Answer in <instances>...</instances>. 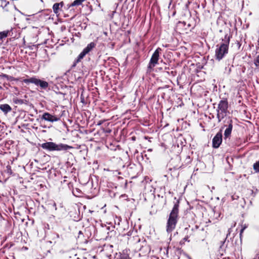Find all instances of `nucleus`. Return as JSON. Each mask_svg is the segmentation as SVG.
I'll return each mask as SVG.
<instances>
[{"label":"nucleus","instance_id":"nucleus-6","mask_svg":"<svg viewBox=\"0 0 259 259\" xmlns=\"http://www.w3.org/2000/svg\"><path fill=\"white\" fill-rule=\"evenodd\" d=\"M225 124L221 127L222 130L226 127L224 132V138L226 139L231 136L233 130V120L230 117L226 118L224 121Z\"/></svg>","mask_w":259,"mask_h":259},{"label":"nucleus","instance_id":"nucleus-44","mask_svg":"<svg viewBox=\"0 0 259 259\" xmlns=\"http://www.w3.org/2000/svg\"><path fill=\"white\" fill-rule=\"evenodd\" d=\"M30 116H33V114H30Z\"/></svg>","mask_w":259,"mask_h":259},{"label":"nucleus","instance_id":"nucleus-43","mask_svg":"<svg viewBox=\"0 0 259 259\" xmlns=\"http://www.w3.org/2000/svg\"><path fill=\"white\" fill-rule=\"evenodd\" d=\"M58 94H63V95H65L64 94H63V93H61V92H59V93H58Z\"/></svg>","mask_w":259,"mask_h":259},{"label":"nucleus","instance_id":"nucleus-35","mask_svg":"<svg viewBox=\"0 0 259 259\" xmlns=\"http://www.w3.org/2000/svg\"><path fill=\"white\" fill-rule=\"evenodd\" d=\"M253 259H259V253L257 254Z\"/></svg>","mask_w":259,"mask_h":259},{"label":"nucleus","instance_id":"nucleus-31","mask_svg":"<svg viewBox=\"0 0 259 259\" xmlns=\"http://www.w3.org/2000/svg\"><path fill=\"white\" fill-rule=\"evenodd\" d=\"M169 75H171L172 76H174L176 75V72L174 71H171L170 72H169Z\"/></svg>","mask_w":259,"mask_h":259},{"label":"nucleus","instance_id":"nucleus-9","mask_svg":"<svg viewBox=\"0 0 259 259\" xmlns=\"http://www.w3.org/2000/svg\"><path fill=\"white\" fill-rule=\"evenodd\" d=\"M223 141V135H222V128H221L220 131L213 138L212 140V147L214 149L218 148L221 145Z\"/></svg>","mask_w":259,"mask_h":259},{"label":"nucleus","instance_id":"nucleus-5","mask_svg":"<svg viewBox=\"0 0 259 259\" xmlns=\"http://www.w3.org/2000/svg\"><path fill=\"white\" fill-rule=\"evenodd\" d=\"M162 49L160 48H158L154 52L148 65V71H151L156 65L158 64L159 59V55Z\"/></svg>","mask_w":259,"mask_h":259},{"label":"nucleus","instance_id":"nucleus-41","mask_svg":"<svg viewBox=\"0 0 259 259\" xmlns=\"http://www.w3.org/2000/svg\"><path fill=\"white\" fill-rule=\"evenodd\" d=\"M152 151V149H149L148 150V151Z\"/></svg>","mask_w":259,"mask_h":259},{"label":"nucleus","instance_id":"nucleus-24","mask_svg":"<svg viewBox=\"0 0 259 259\" xmlns=\"http://www.w3.org/2000/svg\"><path fill=\"white\" fill-rule=\"evenodd\" d=\"M117 259H130V257L127 253H123L120 255V257Z\"/></svg>","mask_w":259,"mask_h":259},{"label":"nucleus","instance_id":"nucleus-33","mask_svg":"<svg viewBox=\"0 0 259 259\" xmlns=\"http://www.w3.org/2000/svg\"><path fill=\"white\" fill-rule=\"evenodd\" d=\"M78 62H76V59L75 60L74 62H73V64H72V67H75L76 65V64Z\"/></svg>","mask_w":259,"mask_h":259},{"label":"nucleus","instance_id":"nucleus-15","mask_svg":"<svg viewBox=\"0 0 259 259\" xmlns=\"http://www.w3.org/2000/svg\"><path fill=\"white\" fill-rule=\"evenodd\" d=\"M60 5L61 6V7L63 6V2H61L60 3H55L53 6V9L54 13L57 14L58 13L59 10V6Z\"/></svg>","mask_w":259,"mask_h":259},{"label":"nucleus","instance_id":"nucleus-4","mask_svg":"<svg viewBox=\"0 0 259 259\" xmlns=\"http://www.w3.org/2000/svg\"><path fill=\"white\" fill-rule=\"evenodd\" d=\"M229 47L224 44L218 45L215 51V58L220 61L228 53Z\"/></svg>","mask_w":259,"mask_h":259},{"label":"nucleus","instance_id":"nucleus-21","mask_svg":"<svg viewBox=\"0 0 259 259\" xmlns=\"http://www.w3.org/2000/svg\"><path fill=\"white\" fill-rule=\"evenodd\" d=\"M253 169L256 173H259V161H256L253 165Z\"/></svg>","mask_w":259,"mask_h":259},{"label":"nucleus","instance_id":"nucleus-47","mask_svg":"<svg viewBox=\"0 0 259 259\" xmlns=\"http://www.w3.org/2000/svg\"><path fill=\"white\" fill-rule=\"evenodd\" d=\"M185 230H188V228H186L185 229Z\"/></svg>","mask_w":259,"mask_h":259},{"label":"nucleus","instance_id":"nucleus-27","mask_svg":"<svg viewBox=\"0 0 259 259\" xmlns=\"http://www.w3.org/2000/svg\"><path fill=\"white\" fill-rule=\"evenodd\" d=\"M3 5L1 6V7L5 8L7 7V5L9 4V2H7L6 1L3 0Z\"/></svg>","mask_w":259,"mask_h":259},{"label":"nucleus","instance_id":"nucleus-32","mask_svg":"<svg viewBox=\"0 0 259 259\" xmlns=\"http://www.w3.org/2000/svg\"><path fill=\"white\" fill-rule=\"evenodd\" d=\"M149 186L151 188L150 192L152 193V194H154L155 191L154 190H153V188L150 185H149Z\"/></svg>","mask_w":259,"mask_h":259},{"label":"nucleus","instance_id":"nucleus-19","mask_svg":"<svg viewBox=\"0 0 259 259\" xmlns=\"http://www.w3.org/2000/svg\"><path fill=\"white\" fill-rule=\"evenodd\" d=\"M227 114H222L220 112H217V117L218 119V122H220L221 121V120L227 116Z\"/></svg>","mask_w":259,"mask_h":259},{"label":"nucleus","instance_id":"nucleus-25","mask_svg":"<svg viewBox=\"0 0 259 259\" xmlns=\"http://www.w3.org/2000/svg\"><path fill=\"white\" fill-rule=\"evenodd\" d=\"M159 69L162 70L163 72L169 74V72L168 71L169 69V67L165 66L164 67H160Z\"/></svg>","mask_w":259,"mask_h":259},{"label":"nucleus","instance_id":"nucleus-36","mask_svg":"<svg viewBox=\"0 0 259 259\" xmlns=\"http://www.w3.org/2000/svg\"><path fill=\"white\" fill-rule=\"evenodd\" d=\"M168 88V86L167 85H165L164 87H160L158 88V90H161V89H164V88Z\"/></svg>","mask_w":259,"mask_h":259},{"label":"nucleus","instance_id":"nucleus-14","mask_svg":"<svg viewBox=\"0 0 259 259\" xmlns=\"http://www.w3.org/2000/svg\"><path fill=\"white\" fill-rule=\"evenodd\" d=\"M231 37V34L226 33L224 36V38L222 39V40L224 42L221 43V44H224L225 45L229 47V45L230 44V38Z\"/></svg>","mask_w":259,"mask_h":259},{"label":"nucleus","instance_id":"nucleus-26","mask_svg":"<svg viewBox=\"0 0 259 259\" xmlns=\"http://www.w3.org/2000/svg\"><path fill=\"white\" fill-rule=\"evenodd\" d=\"M189 236L188 235H187L183 239V240H182L181 241H180V244H184L185 242V241H188V242H190V240L188 239H189Z\"/></svg>","mask_w":259,"mask_h":259},{"label":"nucleus","instance_id":"nucleus-12","mask_svg":"<svg viewBox=\"0 0 259 259\" xmlns=\"http://www.w3.org/2000/svg\"><path fill=\"white\" fill-rule=\"evenodd\" d=\"M140 247V250L143 253H148L150 251V246L147 244L146 239H142V243L138 245Z\"/></svg>","mask_w":259,"mask_h":259},{"label":"nucleus","instance_id":"nucleus-10","mask_svg":"<svg viewBox=\"0 0 259 259\" xmlns=\"http://www.w3.org/2000/svg\"><path fill=\"white\" fill-rule=\"evenodd\" d=\"M41 119L51 122H54L59 120L60 118L57 115H53L49 112H46L42 115Z\"/></svg>","mask_w":259,"mask_h":259},{"label":"nucleus","instance_id":"nucleus-37","mask_svg":"<svg viewBox=\"0 0 259 259\" xmlns=\"http://www.w3.org/2000/svg\"><path fill=\"white\" fill-rule=\"evenodd\" d=\"M237 45L238 47V48H239L240 47L241 44L238 41H237Z\"/></svg>","mask_w":259,"mask_h":259},{"label":"nucleus","instance_id":"nucleus-23","mask_svg":"<svg viewBox=\"0 0 259 259\" xmlns=\"http://www.w3.org/2000/svg\"><path fill=\"white\" fill-rule=\"evenodd\" d=\"M133 238L135 243H139V244L142 243V239L138 236H134Z\"/></svg>","mask_w":259,"mask_h":259},{"label":"nucleus","instance_id":"nucleus-17","mask_svg":"<svg viewBox=\"0 0 259 259\" xmlns=\"http://www.w3.org/2000/svg\"><path fill=\"white\" fill-rule=\"evenodd\" d=\"M13 102L16 104L22 105L25 104L26 102V100L20 99L18 98H14L13 99Z\"/></svg>","mask_w":259,"mask_h":259},{"label":"nucleus","instance_id":"nucleus-13","mask_svg":"<svg viewBox=\"0 0 259 259\" xmlns=\"http://www.w3.org/2000/svg\"><path fill=\"white\" fill-rule=\"evenodd\" d=\"M0 109L5 114H7L8 112H10L12 110L11 107L7 104H0Z\"/></svg>","mask_w":259,"mask_h":259},{"label":"nucleus","instance_id":"nucleus-11","mask_svg":"<svg viewBox=\"0 0 259 259\" xmlns=\"http://www.w3.org/2000/svg\"><path fill=\"white\" fill-rule=\"evenodd\" d=\"M230 232L227 234L226 238L220 242V245L219 249V252L221 256L224 255V253H226V249L227 248V244H226L227 238L230 235Z\"/></svg>","mask_w":259,"mask_h":259},{"label":"nucleus","instance_id":"nucleus-45","mask_svg":"<svg viewBox=\"0 0 259 259\" xmlns=\"http://www.w3.org/2000/svg\"><path fill=\"white\" fill-rule=\"evenodd\" d=\"M190 26H191V25L190 24H189L188 25V27H190Z\"/></svg>","mask_w":259,"mask_h":259},{"label":"nucleus","instance_id":"nucleus-30","mask_svg":"<svg viewBox=\"0 0 259 259\" xmlns=\"http://www.w3.org/2000/svg\"><path fill=\"white\" fill-rule=\"evenodd\" d=\"M133 233V231H129L127 233L126 235L128 236H131L132 235V233Z\"/></svg>","mask_w":259,"mask_h":259},{"label":"nucleus","instance_id":"nucleus-40","mask_svg":"<svg viewBox=\"0 0 259 259\" xmlns=\"http://www.w3.org/2000/svg\"><path fill=\"white\" fill-rule=\"evenodd\" d=\"M135 139H136V137H132V140H135Z\"/></svg>","mask_w":259,"mask_h":259},{"label":"nucleus","instance_id":"nucleus-2","mask_svg":"<svg viewBox=\"0 0 259 259\" xmlns=\"http://www.w3.org/2000/svg\"><path fill=\"white\" fill-rule=\"evenodd\" d=\"M40 146L47 151H68L73 149L71 146L67 144L59 143L57 144L53 142H46L40 145Z\"/></svg>","mask_w":259,"mask_h":259},{"label":"nucleus","instance_id":"nucleus-49","mask_svg":"<svg viewBox=\"0 0 259 259\" xmlns=\"http://www.w3.org/2000/svg\"><path fill=\"white\" fill-rule=\"evenodd\" d=\"M72 193H73V194H74V191L72 192Z\"/></svg>","mask_w":259,"mask_h":259},{"label":"nucleus","instance_id":"nucleus-20","mask_svg":"<svg viewBox=\"0 0 259 259\" xmlns=\"http://www.w3.org/2000/svg\"><path fill=\"white\" fill-rule=\"evenodd\" d=\"M84 0H75L70 6V7H73L76 6L80 5Z\"/></svg>","mask_w":259,"mask_h":259},{"label":"nucleus","instance_id":"nucleus-39","mask_svg":"<svg viewBox=\"0 0 259 259\" xmlns=\"http://www.w3.org/2000/svg\"><path fill=\"white\" fill-rule=\"evenodd\" d=\"M106 229L107 230H108V231H109V230H110V227H107L106 228Z\"/></svg>","mask_w":259,"mask_h":259},{"label":"nucleus","instance_id":"nucleus-48","mask_svg":"<svg viewBox=\"0 0 259 259\" xmlns=\"http://www.w3.org/2000/svg\"><path fill=\"white\" fill-rule=\"evenodd\" d=\"M79 234H81V231H79Z\"/></svg>","mask_w":259,"mask_h":259},{"label":"nucleus","instance_id":"nucleus-18","mask_svg":"<svg viewBox=\"0 0 259 259\" xmlns=\"http://www.w3.org/2000/svg\"><path fill=\"white\" fill-rule=\"evenodd\" d=\"M251 195L253 197H254L259 192V188H257L256 187H252V189L251 190Z\"/></svg>","mask_w":259,"mask_h":259},{"label":"nucleus","instance_id":"nucleus-42","mask_svg":"<svg viewBox=\"0 0 259 259\" xmlns=\"http://www.w3.org/2000/svg\"><path fill=\"white\" fill-rule=\"evenodd\" d=\"M4 76L6 77H8L9 76L8 75H6V74H5L4 75Z\"/></svg>","mask_w":259,"mask_h":259},{"label":"nucleus","instance_id":"nucleus-22","mask_svg":"<svg viewBox=\"0 0 259 259\" xmlns=\"http://www.w3.org/2000/svg\"><path fill=\"white\" fill-rule=\"evenodd\" d=\"M253 63L254 66L256 67H259V53L258 55L256 56L253 61Z\"/></svg>","mask_w":259,"mask_h":259},{"label":"nucleus","instance_id":"nucleus-16","mask_svg":"<svg viewBox=\"0 0 259 259\" xmlns=\"http://www.w3.org/2000/svg\"><path fill=\"white\" fill-rule=\"evenodd\" d=\"M11 30H11H7L0 31V40H3L4 38L7 37Z\"/></svg>","mask_w":259,"mask_h":259},{"label":"nucleus","instance_id":"nucleus-38","mask_svg":"<svg viewBox=\"0 0 259 259\" xmlns=\"http://www.w3.org/2000/svg\"><path fill=\"white\" fill-rule=\"evenodd\" d=\"M76 190L78 193H80L81 192V191L79 189H77V188L76 189Z\"/></svg>","mask_w":259,"mask_h":259},{"label":"nucleus","instance_id":"nucleus-34","mask_svg":"<svg viewBox=\"0 0 259 259\" xmlns=\"http://www.w3.org/2000/svg\"><path fill=\"white\" fill-rule=\"evenodd\" d=\"M81 220V218L79 216H78L77 219H74V221H79Z\"/></svg>","mask_w":259,"mask_h":259},{"label":"nucleus","instance_id":"nucleus-3","mask_svg":"<svg viewBox=\"0 0 259 259\" xmlns=\"http://www.w3.org/2000/svg\"><path fill=\"white\" fill-rule=\"evenodd\" d=\"M22 82L26 84L33 83L43 90H46L49 87V83L47 81L37 78L35 76L23 79Z\"/></svg>","mask_w":259,"mask_h":259},{"label":"nucleus","instance_id":"nucleus-29","mask_svg":"<svg viewBox=\"0 0 259 259\" xmlns=\"http://www.w3.org/2000/svg\"><path fill=\"white\" fill-rule=\"evenodd\" d=\"M144 139L145 140H147L148 141V142H151V140L153 139L151 137H149L148 136H145L144 137Z\"/></svg>","mask_w":259,"mask_h":259},{"label":"nucleus","instance_id":"nucleus-28","mask_svg":"<svg viewBox=\"0 0 259 259\" xmlns=\"http://www.w3.org/2000/svg\"><path fill=\"white\" fill-rule=\"evenodd\" d=\"M247 228V226H246V225H245L243 227H242V228H241V229L240 230V238L241 237V236H242V233L243 232L244 230Z\"/></svg>","mask_w":259,"mask_h":259},{"label":"nucleus","instance_id":"nucleus-50","mask_svg":"<svg viewBox=\"0 0 259 259\" xmlns=\"http://www.w3.org/2000/svg\"><path fill=\"white\" fill-rule=\"evenodd\" d=\"M189 259H191L190 257H189Z\"/></svg>","mask_w":259,"mask_h":259},{"label":"nucleus","instance_id":"nucleus-1","mask_svg":"<svg viewBox=\"0 0 259 259\" xmlns=\"http://www.w3.org/2000/svg\"><path fill=\"white\" fill-rule=\"evenodd\" d=\"M180 201L177 200L174 203L166 223V231L167 233L171 232L176 228L179 218V207Z\"/></svg>","mask_w":259,"mask_h":259},{"label":"nucleus","instance_id":"nucleus-46","mask_svg":"<svg viewBox=\"0 0 259 259\" xmlns=\"http://www.w3.org/2000/svg\"><path fill=\"white\" fill-rule=\"evenodd\" d=\"M198 228L197 226H195V229H197Z\"/></svg>","mask_w":259,"mask_h":259},{"label":"nucleus","instance_id":"nucleus-7","mask_svg":"<svg viewBox=\"0 0 259 259\" xmlns=\"http://www.w3.org/2000/svg\"><path fill=\"white\" fill-rule=\"evenodd\" d=\"M228 102L227 98H223L221 100L218 104V108L217 109V112H220L222 114H226L229 112L228 111Z\"/></svg>","mask_w":259,"mask_h":259},{"label":"nucleus","instance_id":"nucleus-8","mask_svg":"<svg viewBox=\"0 0 259 259\" xmlns=\"http://www.w3.org/2000/svg\"><path fill=\"white\" fill-rule=\"evenodd\" d=\"M95 46L96 44L94 42H91L89 44L78 56L76 58V62H80L87 54H89L95 47Z\"/></svg>","mask_w":259,"mask_h":259}]
</instances>
